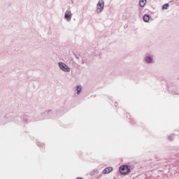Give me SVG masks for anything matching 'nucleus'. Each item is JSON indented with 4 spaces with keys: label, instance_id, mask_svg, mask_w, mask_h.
Instances as JSON below:
<instances>
[{
    "label": "nucleus",
    "instance_id": "f257e3e1",
    "mask_svg": "<svg viewBox=\"0 0 179 179\" xmlns=\"http://www.w3.org/2000/svg\"><path fill=\"white\" fill-rule=\"evenodd\" d=\"M4 120H7V122L13 121L15 122H22V124H27L31 121L30 117L27 115H20L16 117H12V115H6Z\"/></svg>",
    "mask_w": 179,
    "mask_h": 179
},
{
    "label": "nucleus",
    "instance_id": "f03ea898",
    "mask_svg": "<svg viewBox=\"0 0 179 179\" xmlns=\"http://www.w3.org/2000/svg\"><path fill=\"white\" fill-rule=\"evenodd\" d=\"M54 117V113L52 110H48L45 111L43 113H41L39 119L35 120V121H41L43 120H50V118H52Z\"/></svg>",
    "mask_w": 179,
    "mask_h": 179
},
{
    "label": "nucleus",
    "instance_id": "7ed1b4c3",
    "mask_svg": "<svg viewBox=\"0 0 179 179\" xmlns=\"http://www.w3.org/2000/svg\"><path fill=\"white\" fill-rule=\"evenodd\" d=\"M119 171L122 176H128L131 173V167L128 164L121 165Z\"/></svg>",
    "mask_w": 179,
    "mask_h": 179
},
{
    "label": "nucleus",
    "instance_id": "20e7f679",
    "mask_svg": "<svg viewBox=\"0 0 179 179\" xmlns=\"http://www.w3.org/2000/svg\"><path fill=\"white\" fill-rule=\"evenodd\" d=\"M104 10V0H99L96 4V13L99 15Z\"/></svg>",
    "mask_w": 179,
    "mask_h": 179
},
{
    "label": "nucleus",
    "instance_id": "39448f33",
    "mask_svg": "<svg viewBox=\"0 0 179 179\" xmlns=\"http://www.w3.org/2000/svg\"><path fill=\"white\" fill-rule=\"evenodd\" d=\"M59 68L63 71V72H71V68L66 65V64L59 62L58 63Z\"/></svg>",
    "mask_w": 179,
    "mask_h": 179
},
{
    "label": "nucleus",
    "instance_id": "423d86ee",
    "mask_svg": "<svg viewBox=\"0 0 179 179\" xmlns=\"http://www.w3.org/2000/svg\"><path fill=\"white\" fill-rule=\"evenodd\" d=\"M64 19L67 22H71V19H72V13H71V11L66 10L64 13Z\"/></svg>",
    "mask_w": 179,
    "mask_h": 179
},
{
    "label": "nucleus",
    "instance_id": "0eeeda50",
    "mask_svg": "<svg viewBox=\"0 0 179 179\" xmlns=\"http://www.w3.org/2000/svg\"><path fill=\"white\" fill-rule=\"evenodd\" d=\"M113 171V167H107L105 169L103 170L102 174H108Z\"/></svg>",
    "mask_w": 179,
    "mask_h": 179
},
{
    "label": "nucleus",
    "instance_id": "6e6552de",
    "mask_svg": "<svg viewBox=\"0 0 179 179\" xmlns=\"http://www.w3.org/2000/svg\"><path fill=\"white\" fill-rule=\"evenodd\" d=\"M143 22H145V23H148L149 22V20H150V15L149 14H145L143 16Z\"/></svg>",
    "mask_w": 179,
    "mask_h": 179
},
{
    "label": "nucleus",
    "instance_id": "1a4fd4ad",
    "mask_svg": "<svg viewBox=\"0 0 179 179\" xmlns=\"http://www.w3.org/2000/svg\"><path fill=\"white\" fill-rule=\"evenodd\" d=\"M145 61L146 64H152V62H153V57H152L150 56H146L145 57Z\"/></svg>",
    "mask_w": 179,
    "mask_h": 179
},
{
    "label": "nucleus",
    "instance_id": "9d476101",
    "mask_svg": "<svg viewBox=\"0 0 179 179\" xmlns=\"http://www.w3.org/2000/svg\"><path fill=\"white\" fill-rule=\"evenodd\" d=\"M81 64H85L87 66H89L90 64V62L89 61V59H87V57H84L82 59Z\"/></svg>",
    "mask_w": 179,
    "mask_h": 179
},
{
    "label": "nucleus",
    "instance_id": "9b49d317",
    "mask_svg": "<svg viewBox=\"0 0 179 179\" xmlns=\"http://www.w3.org/2000/svg\"><path fill=\"white\" fill-rule=\"evenodd\" d=\"M96 174H99V170L97 169H94L90 173V176H91V177H96Z\"/></svg>",
    "mask_w": 179,
    "mask_h": 179
},
{
    "label": "nucleus",
    "instance_id": "f8f14e48",
    "mask_svg": "<svg viewBox=\"0 0 179 179\" xmlns=\"http://www.w3.org/2000/svg\"><path fill=\"white\" fill-rule=\"evenodd\" d=\"M147 1L148 0H140L139 6H141V8H145V5H146Z\"/></svg>",
    "mask_w": 179,
    "mask_h": 179
},
{
    "label": "nucleus",
    "instance_id": "ddd939ff",
    "mask_svg": "<svg viewBox=\"0 0 179 179\" xmlns=\"http://www.w3.org/2000/svg\"><path fill=\"white\" fill-rule=\"evenodd\" d=\"M37 146H38L41 149H44V143H41L40 141L36 142Z\"/></svg>",
    "mask_w": 179,
    "mask_h": 179
},
{
    "label": "nucleus",
    "instance_id": "4468645a",
    "mask_svg": "<svg viewBox=\"0 0 179 179\" xmlns=\"http://www.w3.org/2000/svg\"><path fill=\"white\" fill-rule=\"evenodd\" d=\"M76 91H77V94H80V92H82V86L78 85L76 87Z\"/></svg>",
    "mask_w": 179,
    "mask_h": 179
},
{
    "label": "nucleus",
    "instance_id": "2eb2a0df",
    "mask_svg": "<svg viewBox=\"0 0 179 179\" xmlns=\"http://www.w3.org/2000/svg\"><path fill=\"white\" fill-rule=\"evenodd\" d=\"M168 91L169 92V93H171L173 95L179 94L178 92H177V91L176 90H170V88H168Z\"/></svg>",
    "mask_w": 179,
    "mask_h": 179
},
{
    "label": "nucleus",
    "instance_id": "dca6fc26",
    "mask_svg": "<svg viewBox=\"0 0 179 179\" xmlns=\"http://www.w3.org/2000/svg\"><path fill=\"white\" fill-rule=\"evenodd\" d=\"M169 6H170V4H169L168 3H166L162 6V9H166V10L169 9Z\"/></svg>",
    "mask_w": 179,
    "mask_h": 179
},
{
    "label": "nucleus",
    "instance_id": "f3484780",
    "mask_svg": "<svg viewBox=\"0 0 179 179\" xmlns=\"http://www.w3.org/2000/svg\"><path fill=\"white\" fill-rule=\"evenodd\" d=\"M168 139L169 141H173L174 139V136L173 135H170L169 136H168Z\"/></svg>",
    "mask_w": 179,
    "mask_h": 179
},
{
    "label": "nucleus",
    "instance_id": "a211bd4d",
    "mask_svg": "<svg viewBox=\"0 0 179 179\" xmlns=\"http://www.w3.org/2000/svg\"><path fill=\"white\" fill-rule=\"evenodd\" d=\"M103 176V174H99L97 176H96V179H100Z\"/></svg>",
    "mask_w": 179,
    "mask_h": 179
},
{
    "label": "nucleus",
    "instance_id": "6ab92c4d",
    "mask_svg": "<svg viewBox=\"0 0 179 179\" xmlns=\"http://www.w3.org/2000/svg\"><path fill=\"white\" fill-rule=\"evenodd\" d=\"M74 55H75L76 59H79V56H78V55L74 54Z\"/></svg>",
    "mask_w": 179,
    "mask_h": 179
},
{
    "label": "nucleus",
    "instance_id": "aec40b11",
    "mask_svg": "<svg viewBox=\"0 0 179 179\" xmlns=\"http://www.w3.org/2000/svg\"><path fill=\"white\" fill-rule=\"evenodd\" d=\"M117 106H118V104L117 103H115V107H117Z\"/></svg>",
    "mask_w": 179,
    "mask_h": 179
}]
</instances>
